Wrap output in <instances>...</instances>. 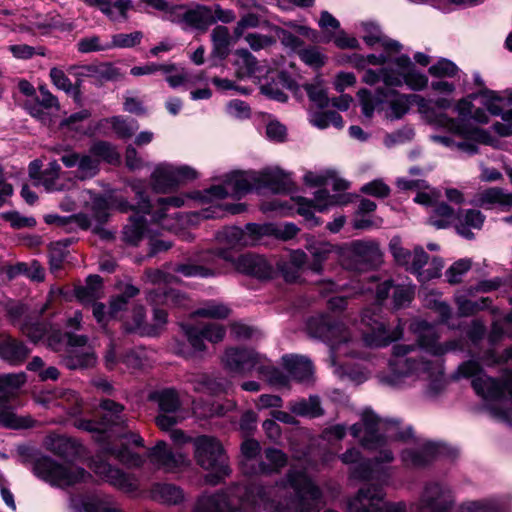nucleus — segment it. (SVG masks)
<instances>
[{
    "mask_svg": "<svg viewBox=\"0 0 512 512\" xmlns=\"http://www.w3.org/2000/svg\"><path fill=\"white\" fill-rule=\"evenodd\" d=\"M471 268V262L467 259H460L453 263L446 271L445 276L448 283L458 284L461 282L462 277Z\"/></svg>",
    "mask_w": 512,
    "mask_h": 512,
    "instance_id": "nucleus-64",
    "label": "nucleus"
},
{
    "mask_svg": "<svg viewBox=\"0 0 512 512\" xmlns=\"http://www.w3.org/2000/svg\"><path fill=\"white\" fill-rule=\"evenodd\" d=\"M102 278L99 275H90L85 286L76 288L75 294L83 303H94L101 296Z\"/></svg>",
    "mask_w": 512,
    "mask_h": 512,
    "instance_id": "nucleus-45",
    "label": "nucleus"
},
{
    "mask_svg": "<svg viewBox=\"0 0 512 512\" xmlns=\"http://www.w3.org/2000/svg\"><path fill=\"white\" fill-rule=\"evenodd\" d=\"M60 171L61 166L57 160L50 161L44 171H42L39 182L45 187L47 191L60 190L56 184V181L60 175Z\"/></svg>",
    "mask_w": 512,
    "mask_h": 512,
    "instance_id": "nucleus-59",
    "label": "nucleus"
},
{
    "mask_svg": "<svg viewBox=\"0 0 512 512\" xmlns=\"http://www.w3.org/2000/svg\"><path fill=\"white\" fill-rule=\"evenodd\" d=\"M283 365L290 376L298 382H309L313 375L311 361L303 356L285 355Z\"/></svg>",
    "mask_w": 512,
    "mask_h": 512,
    "instance_id": "nucleus-31",
    "label": "nucleus"
},
{
    "mask_svg": "<svg viewBox=\"0 0 512 512\" xmlns=\"http://www.w3.org/2000/svg\"><path fill=\"white\" fill-rule=\"evenodd\" d=\"M310 123L319 128L325 129L330 124L341 129L344 126L342 116L335 111H315L310 114Z\"/></svg>",
    "mask_w": 512,
    "mask_h": 512,
    "instance_id": "nucleus-50",
    "label": "nucleus"
},
{
    "mask_svg": "<svg viewBox=\"0 0 512 512\" xmlns=\"http://www.w3.org/2000/svg\"><path fill=\"white\" fill-rule=\"evenodd\" d=\"M92 463L94 472L109 484L126 492L137 490V482L132 475L113 467L102 459H95Z\"/></svg>",
    "mask_w": 512,
    "mask_h": 512,
    "instance_id": "nucleus-20",
    "label": "nucleus"
},
{
    "mask_svg": "<svg viewBox=\"0 0 512 512\" xmlns=\"http://www.w3.org/2000/svg\"><path fill=\"white\" fill-rule=\"evenodd\" d=\"M218 256L232 261L237 271L258 279H268L273 274L272 264L262 255L245 253L233 259L227 251L219 250Z\"/></svg>",
    "mask_w": 512,
    "mask_h": 512,
    "instance_id": "nucleus-17",
    "label": "nucleus"
},
{
    "mask_svg": "<svg viewBox=\"0 0 512 512\" xmlns=\"http://www.w3.org/2000/svg\"><path fill=\"white\" fill-rule=\"evenodd\" d=\"M248 223L245 229L236 226L225 227L218 233V239L230 248L255 245L260 239V234L252 233L248 229Z\"/></svg>",
    "mask_w": 512,
    "mask_h": 512,
    "instance_id": "nucleus-29",
    "label": "nucleus"
},
{
    "mask_svg": "<svg viewBox=\"0 0 512 512\" xmlns=\"http://www.w3.org/2000/svg\"><path fill=\"white\" fill-rule=\"evenodd\" d=\"M492 300L489 297H482L478 300H470L466 298L457 301L458 312L461 316H472L479 311L490 308Z\"/></svg>",
    "mask_w": 512,
    "mask_h": 512,
    "instance_id": "nucleus-56",
    "label": "nucleus"
},
{
    "mask_svg": "<svg viewBox=\"0 0 512 512\" xmlns=\"http://www.w3.org/2000/svg\"><path fill=\"white\" fill-rule=\"evenodd\" d=\"M24 373H8L0 375V401H9L25 383Z\"/></svg>",
    "mask_w": 512,
    "mask_h": 512,
    "instance_id": "nucleus-44",
    "label": "nucleus"
},
{
    "mask_svg": "<svg viewBox=\"0 0 512 512\" xmlns=\"http://www.w3.org/2000/svg\"><path fill=\"white\" fill-rule=\"evenodd\" d=\"M230 312L231 310L227 305L211 300L198 308L194 312V315L204 318L225 319L229 316Z\"/></svg>",
    "mask_w": 512,
    "mask_h": 512,
    "instance_id": "nucleus-54",
    "label": "nucleus"
},
{
    "mask_svg": "<svg viewBox=\"0 0 512 512\" xmlns=\"http://www.w3.org/2000/svg\"><path fill=\"white\" fill-rule=\"evenodd\" d=\"M458 374L465 378L473 377L471 385L476 394L485 400L501 401L509 399L512 402V371L505 370L500 379L484 373L482 366L476 360H468L459 365Z\"/></svg>",
    "mask_w": 512,
    "mask_h": 512,
    "instance_id": "nucleus-6",
    "label": "nucleus"
},
{
    "mask_svg": "<svg viewBox=\"0 0 512 512\" xmlns=\"http://www.w3.org/2000/svg\"><path fill=\"white\" fill-rule=\"evenodd\" d=\"M211 42L213 57L223 60L229 55L231 36L226 26L218 25L212 30Z\"/></svg>",
    "mask_w": 512,
    "mask_h": 512,
    "instance_id": "nucleus-40",
    "label": "nucleus"
},
{
    "mask_svg": "<svg viewBox=\"0 0 512 512\" xmlns=\"http://www.w3.org/2000/svg\"><path fill=\"white\" fill-rule=\"evenodd\" d=\"M152 496L155 500L168 505H176L183 501L182 489L174 484L158 483L152 488Z\"/></svg>",
    "mask_w": 512,
    "mask_h": 512,
    "instance_id": "nucleus-42",
    "label": "nucleus"
},
{
    "mask_svg": "<svg viewBox=\"0 0 512 512\" xmlns=\"http://www.w3.org/2000/svg\"><path fill=\"white\" fill-rule=\"evenodd\" d=\"M340 459L344 464H355L350 471L351 478L356 480H369L372 479L373 466L392 462L394 455L391 450L384 449L379 451L374 461L362 460L361 452L356 448H351L341 454Z\"/></svg>",
    "mask_w": 512,
    "mask_h": 512,
    "instance_id": "nucleus-16",
    "label": "nucleus"
},
{
    "mask_svg": "<svg viewBox=\"0 0 512 512\" xmlns=\"http://www.w3.org/2000/svg\"><path fill=\"white\" fill-rule=\"evenodd\" d=\"M181 330L187 344L176 341L173 350L175 354L186 359H192L198 353L204 352L206 350L205 340L215 344L221 342L226 335L225 327L219 323H185L181 324Z\"/></svg>",
    "mask_w": 512,
    "mask_h": 512,
    "instance_id": "nucleus-9",
    "label": "nucleus"
},
{
    "mask_svg": "<svg viewBox=\"0 0 512 512\" xmlns=\"http://www.w3.org/2000/svg\"><path fill=\"white\" fill-rule=\"evenodd\" d=\"M32 471L41 480L59 488L75 485L90 476L81 467L60 464L49 456L36 458L32 464Z\"/></svg>",
    "mask_w": 512,
    "mask_h": 512,
    "instance_id": "nucleus-10",
    "label": "nucleus"
},
{
    "mask_svg": "<svg viewBox=\"0 0 512 512\" xmlns=\"http://www.w3.org/2000/svg\"><path fill=\"white\" fill-rule=\"evenodd\" d=\"M478 97L484 98L483 105L486 107L490 114L495 116L500 115L502 117V114L504 112L497 103L502 99L499 96H497V94L494 91L484 88L477 93H472L469 95V98L471 99H477Z\"/></svg>",
    "mask_w": 512,
    "mask_h": 512,
    "instance_id": "nucleus-60",
    "label": "nucleus"
},
{
    "mask_svg": "<svg viewBox=\"0 0 512 512\" xmlns=\"http://www.w3.org/2000/svg\"><path fill=\"white\" fill-rule=\"evenodd\" d=\"M31 349L21 340L7 332H0V359L13 366L23 364Z\"/></svg>",
    "mask_w": 512,
    "mask_h": 512,
    "instance_id": "nucleus-26",
    "label": "nucleus"
},
{
    "mask_svg": "<svg viewBox=\"0 0 512 512\" xmlns=\"http://www.w3.org/2000/svg\"><path fill=\"white\" fill-rule=\"evenodd\" d=\"M151 399L157 402L160 411L165 413H175L181 405L178 392L173 388L156 391L151 395Z\"/></svg>",
    "mask_w": 512,
    "mask_h": 512,
    "instance_id": "nucleus-48",
    "label": "nucleus"
},
{
    "mask_svg": "<svg viewBox=\"0 0 512 512\" xmlns=\"http://www.w3.org/2000/svg\"><path fill=\"white\" fill-rule=\"evenodd\" d=\"M478 201L486 209L498 206L506 211L512 207V193H508L499 187H492L481 192Z\"/></svg>",
    "mask_w": 512,
    "mask_h": 512,
    "instance_id": "nucleus-36",
    "label": "nucleus"
},
{
    "mask_svg": "<svg viewBox=\"0 0 512 512\" xmlns=\"http://www.w3.org/2000/svg\"><path fill=\"white\" fill-rule=\"evenodd\" d=\"M248 229L252 233L260 234V238L262 236H275L281 240L292 239L299 231L298 227L293 223L263 225L250 223Z\"/></svg>",
    "mask_w": 512,
    "mask_h": 512,
    "instance_id": "nucleus-32",
    "label": "nucleus"
},
{
    "mask_svg": "<svg viewBox=\"0 0 512 512\" xmlns=\"http://www.w3.org/2000/svg\"><path fill=\"white\" fill-rule=\"evenodd\" d=\"M152 185L157 192H167L177 187L174 166L159 165L151 175Z\"/></svg>",
    "mask_w": 512,
    "mask_h": 512,
    "instance_id": "nucleus-41",
    "label": "nucleus"
},
{
    "mask_svg": "<svg viewBox=\"0 0 512 512\" xmlns=\"http://www.w3.org/2000/svg\"><path fill=\"white\" fill-rule=\"evenodd\" d=\"M147 299L154 305L164 304L167 306H184L187 302L185 294L161 286L151 289L147 294Z\"/></svg>",
    "mask_w": 512,
    "mask_h": 512,
    "instance_id": "nucleus-37",
    "label": "nucleus"
},
{
    "mask_svg": "<svg viewBox=\"0 0 512 512\" xmlns=\"http://www.w3.org/2000/svg\"><path fill=\"white\" fill-rule=\"evenodd\" d=\"M438 338L434 330L428 329L419 334L414 344H395L389 360L390 373L381 381L390 387L402 388L417 380H426L429 381L428 392L437 395L445 386L443 364L439 359H426L424 353L442 356L460 346L456 340L439 344Z\"/></svg>",
    "mask_w": 512,
    "mask_h": 512,
    "instance_id": "nucleus-2",
    "label": "nucleus"
},
{
    "mask_svg": "<svg viewBox=\"0 0 512 512\" xmlns=\"http://www.w3.org/2000/svg\"><path fill=\"white\" fill-rule=\"evenodd\" d=\"M235 487L246 490L233 505L243 512H319L325 506L321 488L305 470L295 467L275 485L233 484L216 493H227Z\"/></svg>",
    "mask_w": 512,
    "mask_h": 512,
    "instance_id": "nucleus-1",
    "label": "nucleus"
},
{
    "mask_svg": "<svg viewBox=\"0 0 512 512\" xmlns=\"http://www.w3.org/2000/svg\"><path fill=\"white\" fill-rule=\"evenodd\" d=\"M47 449L63 459L73 460L80 454L81 445L66 436H53L47 441Z\"/></svg>",
    "mask_w": 512,
    "mask_h": 512,
    "instance_id": "nucleus-34",
    "label": "nucleus"
},
{
    "mask_svg": "<svg viewBox=\"0 0 512 512\" xmlns=\"http://www.w3.org/2000/svg\"><path fill=\"white\" fill-rule=\"evenodd\" d=\"M223 363L227 369L239 374L256 371L259 376L272 385L286 386L289 382L288 377L282 371L253 349L228 348L225 351Z\"/></svg>",
    "mask_w": 512,
    "mask_h": 512,
    "instance_id": "nucleus-5",
    "label": "nucleus"
},
{
    "mask_svg": "<svg viewBox=\"0 0 512 512\" xmlns=\"http://www.w3.org/2000/svg\"><path fill=\"white\" fill-rule=\"evenodd\" d=\"M290 411L298 416H308L316 418L324 414L320 405V399L317 396H310L308 399L291 401L288 404Z\"/></svg>",
    "mask_w": 512,
    "mask_h": 512,
    "instance_id": "nucleus-43",
    "label": "nucleus"
},
{
    "mask_svg": "<svg viewBox=\"0 0 512 512\" xmlns=\"http://www.w3.org/2000/svg\"><path fill=\"white\" fill-rule=\"evenodd\" d=\"M469 96L458 101L455 110L459 118L443 117L440 123L448 132L447 135H436L432 139L450 149L468 155L478 152V144L496 146L498 142L491 134L470 122L473 113V104Z\"/></svg>",
    "mask_w": 512,
    "mask_h": 512,
    "instance_id": "nucleus-3",
    "label": "nucleus"
},
{
    "mask_svg": "<svg viewBox=\"0 0 512 512\" xmlns=\"http://www.w3.org/2000/svg\"><path fill=\"white\" fill-rule=\"evenodd\" d=\"M60 161L67 168L77 167L76 177L80 180L93 178L99 171V160L88 154L66 150L61 155Z\"/></svg>",
    "mask_w": 512,
    "mask_h": 512,
    "instance_id": "nucleus-27",
    "label": "nucleus"
},
{
    "mask_svg": "<svg viewBox=\"0 0 512 512\" xmlns=\"http://www.w3.org/2000/svg\"><path fill=\"white\" fill-rule=\"evenodd\" d=\"M362 323L367 326V329L363 330V340L368 346L385 347L401 335L400 331L390 332L384 323L372 319L369 311L363 313Z\"/></svg>",
    "mask_w": 512,
    "mask_h": 512,
    "instance_id": "nucleus-21",
    "label": "nucleus"
},
{
    "mask_svg": "<svg viewBox=\"0 0 512 512\" xmlns=\"http://www.w3.org/2000/svg\"><path fill=\"white\" fill-rule=\"evenodd\" d=\"M458 71L456 64L445 58L440 59L428 69L431 76L438 78L454 77Z\"/></svg>",
    "mask_w": 512,
    "mask_h": 512,
    "instance_id": "nucleus-63",
    "label": "nucleus"
},
{
    "mask_svg": "<svg viewBox=\"0 0 512 512\" xmlns=\"http://www.w3.org/2000/svg\"><path fill=\"white\" fill-rule=\"evenodd\" d=\"M329 330V335H327L325 342L331 346L332 350L338 349L341 344L350 340L348 329L339 320L332 318Z\"/></svg>",
    "mask_w": 512,
    "mask_h": 512,
    "instance_id": "nucleus-51",
    "label": "nucleus"
},
{
    "mask_svg": "<svg viewBox=\"0 0 512 512\" xmlns=\"http://www.w3.org/2000/svg\"><path fill=\"white\" fill-rule=\"evenodd\" d=\"M184 204V198L181 196L161 197L157 199L158 209L153 212L152 220L162 225H165L164 221L169 216L168 210L170 207L179 208Z\"/></svg>",
    "mask_w": 512,
    "mask_h": 512,
    "instance_id": "nucleus-55",
    "label": "nucleus"
},
{
    "mask_svg": "<svg viewBox=\"0 0 512 512\" xmlns=\"http://www.w3.org/2000/svg\"><path fill=\"white\" fill-rule=\"evenodd\" d=\"M70 507L78 512H123L113 505L110 496L96 493L83 496H71Z\"/></svg>",
    "mask_w": 512,
    "mask_h": 512,
    "instance_id": "nucleus-28",
    "label": "nucleus"
},
{
    "mask_svg": "<svg viewBox=\"0 0 512 512\" xmlns=\"http://www.w3.org/2000/svg\"><path fill=\"white\" fill-rule=\"evenodd\" d=\"M265 459L268 463L260 461L258 463H240L241 469L246 475H271L280 472L287 465V455L276 448H267L264 451Z\"/></svg>",
    "mask_w": 512,
    "mask_h": 512,
    "instance_id": "nucleus-23",
    "label": "nucleus"
},
{
    "mask_svg": "<svg viewBox=\"0 0 512 512\" xmlns=\"http://www.w3.org/2000/svg\"><path fill=\"white\" fill-rule=\"evenodd\" d=\"M485 216L476 209L460 210L455 218L456 232L466 239H473L474 233L471 229H481Z\"/></svg>",
    "mask_w": 512,
    "mask_h": 512,
    "instance_id": "nucleus-30",
    "label": "nucleus"
},
{
    "mask_svg": "<svg viewBox=\"0 0 512 512\" xmlns=\"http://www.w3.org/2000/svg\"><path fill=\"white\" fill-rule=\"evenodd\" d=\"M105 452L128 468H139L145 462L141 455L132 452L126 445L120 447L108 446L105 448Z\"/></svg>",
    "mask_w": 512,
    "mask_h": 512,
    "instance_id": "nucleus-46",
    "label": "nucleus"
},
{
    "mask_svg": "<svg viewBox=\"0 0 512 512\" xmlns=\"http://www.w3.org/2000/svg\"><path fill=\"white\" fill-rule=\"evenodd\" d=\"M350 433L369 450H384L388 439L407 442L414 438L413 428L405 427L399 419H381L373 411L365 410L361 422L350 427Z\"/></svg>",
    "mask_w": 512,
    "mask_h": 512,
    "instance_id": "nucleus-4",
    "label": "nucleus"
},
{
    "mask_svg": "<svg viewBox=\"0 0 512 512\" xmlns=\"http://www.w3.org/2000/svg\"><path fill=\"white\" fill-rule=\"evenodd\" d=\"M332 317L330 316H318L312 317L307 323V329L312 337L318 338L325 342L327 333H329V327L331 325Z\"/></svg>",
    "mask_w": 512,
    "mask_h": 512,
    "instance_id": "nucleus-58",
    "label": "nucleus"
},
{
    "mask_svg": "<svg viewBox=\"0 0 512 512\" xmlns=\"http://www.w3.org/2000/svg\"><path fill=\"white\" fill-rule=\"evenodd\" d=\"M46 336L48 346L54 351H60L64 345L68 346L67 354L62 359L66 368L86 369L95 365L97 358L92 349L87 346V336L63 333L60 330H49Z\"/></svg>",
    "mask_w": 512,
    "mask_h": 512,
    "instance_id": "nucleus-8",
    "label": "nucleus"
},
{
    "mask_svg": "<svg viewBox=\"0 0 512 512\" xmlns=\"http://www.w3.org/2000/svg\"><path fill=\"white\" fill-rule=\"evenodd\" d=\"M19 329L28 337L33 343H37L42 340L49 332L48 325L44 322H29L24 320L19 324Z\"/></svg>",
    "mask_w": 512,
    "mask_h": 512,
    "instance_id": "nucleus-57",
    "label": "nucleus"
},
{
    "mask_svg": "<svg viewBox=\"0 0 512 512\" xmlns=\"http://www.w3.org/2000/svg\"><path fill=\"white\" fill-rule=\"evenodd\" d=\"M147 457L153 465L167 472L174 471L189 462L182 453L169 449L164 441H159L149 449Z\"/></svg>",
    "mask_w": 512,
    "mask_h": 512,
    "instance_id": "nucleus-24",
    "label": "nucleus"
},
{
    "mask_svg": "<svg viewBox=\"0 0 512 512\" xmlns=\"http://www.w3.org/2000/svg\"><path fill=\"white\" fill-rule=\"evenodd\" d=\"M382 262V252L375 241H353L343 257V266L352 271H369Z\"/></svg>",
    "mask_w": 512,
    "mask_h": 512,
    "instance_id": "nucleus-15",
    "label": "nucleus"
},
{
    "mask_svg": "<svg viewBox=\"0 0 512 512\" xmlns=\"http://www.w3.org/2000/svg\"><path fill=\"white\" fill-rule=\"evenodd\" d=\"M100 425L103 431L124 430L129 427L125 407L111 399H104L100 402Z\"/></svg>",
    "mask_w": 512,
    "mask_h": 512,
    "instance_id": "nucleus-25",
    "label": "nucleus"
},
{
    "mask_svg": "<svg viewBox=\"0 0 512 512\" xmlns=\"http://www.w3.org/2000/svg\"><path fill=\"white\" fill-rule=\"evenodd\" d=\"M455 218L454 210L447 203L440 202L432 207L428 222L437 229H445Z\"/></svg>",
    "mask_w": 512,
    "mask_h": 512,
    "instance_id": "nucleus-47",
    "label": "nucleus"
},
{
    "mask_svg": "<svg viewBox=\"0 0 512 512\" xmlns=\"http://www.w3.org/2000/svg\"><path fill=\"white\" fill-rule=\"evenodd\" d=\"M333 250V246L327 242H318L310 246L309 251L313 261L309 264V269L315 273L322 271L323 262L326 261Z\"/></svg>",
    "mask_w": 512,
    "mask_h": 512,
    "instance_id": "nucleus-52",
    "label": "nucleus"
},
{
    "mask_svg": "<svg viewBox=\"0 0 512 512\" xmlns=\"http://www.w3.org/2000/svg\"><path fill=\"white\" fill-rule=\"evenodd\" d=\"M454 504L451 491L438 483L428 484L419 501V512H449ZM458 512H497L481 503H465Z\"/></svg>",
    "mask_w": 512,
    "mask_h": 512,
    "instance_id": "nucleus-11",
    "label": "nucleus"
},
{
    "mask_svg": "<svg viewBox=\"0 0 512 512\" xmlns=\"http://www.w3.org/2000/svg\"><path fill=\"white\" fill-rule=\"evenodd\" d=\"M348 512H406V505L385 501L382 485L369 483L348 502Z\"/></svg>",
    "mask_w": 512,
    "mask_h": 512,
    "instance_id": "nucleus-12",
    "label": "nucleus"
},
{
    "mask_svg": "<svg viewBox=\"0 0 512 512\" xmlns=\"http://www.w3.org/2000/svg\"><path fill=\"white\" fill-rule=\"evenodd\" d=\"M446 451L447 448L443 444L426 441L417 449H404L401 452V460L406 467L422 468L445 454Z\"/></svg>",
    "mask_w": 512,
    "mask_h": 512,
    "instance_id": "nucleus-19",
    "label": "nucleus"
},
{
    "mask_svg": "<svg viewBox=\"0 0 512 512\" xmlns=\"http://www.w3.org/2000/svg\"><path fill=\"white\" fill-rule=\"evenodd\" d=\"M44 219L47 224H54L58 227L64 228L68 232L74 231L76 228L87 230L91 224L89 217L83 213L71 216L49 214L46 215Z\"/></svg>",
    "mask_w": 512,
    "mask_h": 512,
    "instance_id": "nucleus-39",
    "label": "nucleus"
},
{
    "mask_svg": "<svg viewBox=\"0 0 512 512\" xmlns=\"http://www.w3.org/2000/svg\"><path fill=\"white\" fill-rule=\"evenodd\" d=\"M83 2L90 6L98 8L104 15L111 20H116L112 8H115L121 18H127V12L133 7L131 0H83Z\"/></svg>",
    "mask_w": 512,
    "mask_h": 512,
    "instance_id": "nucleus-38",
    "label": "nucleus"
},
{
    "mask_svg": "<svg viewBox=\"0 0 512 512\" xmlns=\"http://www.w3.org/2000/svg\"><path fill=\"white\" fill-rule=\"evenodd\" d=\"M429 255L421 246H416L412 252V259H410L409 266L406 270L417 275L421 281V274L425 273L424 266L428 264Z\"/></svg>",
    "mask_w": 512,
    "mask_h": 512,
    "instance_id": "nucleus-61",
    "label": "nucleus"
},
{
    "mask_svg": "<svg viewBox=\"0 0 512 512\" xmlns=\"http://www.w3.org/2000/svg\"><path fill=\"white\" fill-rule=\"evenodd\" d=\"M255 188L253 175L233 173L228 175L222 185L211 186L206 193L209 198L223 199L227 196L240 198Z\"/></svg>",
    "mask_w": 512,
    "mask_h": 512,
    "instance_id": "nucleus-18",
    "label": "nucleus"
},
{
    "mask_svg": "<svg viewBox=\"0 0 512 512\" xmlns=\"http://www.w3.org/2000/svg\"><path fill=\"white\" fill-rule=\"evenodd\" d=\"M362 113L365 117L371 118L374 114L376 104L389 103L392 116L399 119L409 109V98L415 95L399 94L395 89H377L375 97L367 89H360L357 93Z\"/></svg>",
    "mask_w": 512,
    "mask_h": 512,
    "instance_id": "nucleus-13",
    "label": "nucleus"
},
{
    "mask_svg": "<svg viewBox=\"0 0 512 512\" xmlns=\"http://www.w3.org/2000/svg\"><path fill=\"white\" fill-rule=\"evenodd\" d=\"M35 420L29 416H19L10 408L0 409V425L8 429H26L34 426Z\"/></svg>",
    "mask_w": 512,
    "mask_h": 512,
    "instance_id": "nucleus-49",
    "label": "nucleus"
},
{
    "mask_svg": "<svg viewBox=\"0 0 512 512\" xmlns=\"http://www.w3.org/2000/svg\"><path fill=\"white\" fill-rule=\"evenodd\" d=\"M135 204L128 201L120 202V209L124 212L133 211L129 223L123 229V239L126 243L137 245L142 239L146 230L145 215L151 214L153 205L147 194L140 190H135Z\"/></svg>",
    "mask_w": 512,
    "mask_h": 512,
    "instance_id": "nucleus-14",
    "label": "nucleus"
},
{
    "mask_svg": "<svg viewBox=\"0 0 512 512\" xmlns=\"http://www.w3.org/2000/svg\"><path fill=\"white\" fill-rule=\"evenodd\" d=\"M298 55L305 64L313 68L324 66L327 59L326 56L321 53L320 49L314 46L300 49Z\"/></svg>",
    "mask_w": 512,
    "mask_h": 512,
    "instance_id": "nucleus-62",
    "label": "nucleus"
},
{
    "mask_svg": "<svg viewBox=\"0 0 512 512\" xmlns=\"http://www.w3.org/2000/svg\"><path fill=\"white\" fill-rule=\"evenodd\" d=\"M183 21L190 27L204 33L214 24L212 18V7L197 5L188 9L183 15Z\"/></svg>",
    "mask_w": 512,
    "mask_h": 512,
    "instance_id": "nucleus-33",
    "label": "nucleus"
},
{
    "mask_svg": "<svg viewBox=\"0 0 512 512\" xmlns=\"http://www.w3.org/2000/svg\"><path fill=\"white\" fill-rule=\"evenodd\" d=\"M67 247L68 241H58L50 245L49 264L53 273H57L63 268L64 262L69 254Z\"/></svg>",
    "mask_w": 512,
    "mask_h": 512,
    "instance_id": "nucleus-53",
    "label": "nucleus"
},
{
    "mask_svg": "<svg viewBox=\"0 0 512 512\" xmlns=\"http://www.w3.org/2000/svg\"><path fill=\"white\" fill-rule=\"evenodd\" d=\"M80 69V76L93 78L101 84L108 81H116L121 77L119 69L107 62L84 65Z\"/></svg>",
    "mask_w": 512,
    "mask_h": 512,
    "instance_id": "nucleus-35",
    "label": "nucleus"
},
{
    "mask_svg": "<svg viewBox=\"0 0 512 512\" xmlns=\"http://www.w3.org/2000/svg\"><path fill=\"white\" fill-rule=\"evenodd\" d=\"M256 190L267 189L273 193H286L293 189V181L290 174L279 168H268L253 174Z\"/></svg>",
    "mask_w": 512,
    "mask_h": 512,
    "instance_id": "nucleus-22",
    "label": "nucleus"
},
{
    "mask_svg": "<svg viewBox=\"0 0 512 512\" xmlns=\"http://www.w3.org/2000/svg\"><path fill=\"white\" fill-rule=\"evenodd\" d=\"M191 441L197 464L211 472L206 476V481L209 484L217 485L222 479L229 476L231 469L228 465V457L217 438L201 435Z\"/></svg>",
    "mask_w": 512,
    "mask_h": 512,
    "instance_id": "nucleus-7",
    "label": "nucleus"
}]
</instances>
